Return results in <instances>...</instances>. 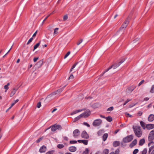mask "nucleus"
<instances>
[{
  "label": "nucleus",
  "mask_w": 154,
  "mask_h": 154,
  "mask_svg": "<svg viewBox=\"0 0 154 154\" xmlns=\"http://www.w3.org/2000/svg\"><path fill=\"white\" fill-rule=\"evenodd\" d=\"M133 128L136 136L138 137H140L142 134L140 127L139 126H133Z\"/></svg>",
  "instance_id": "nucleus-1"
},
{
  "label": "nucleus",
  "mask_w": 154,
  "mask_h": 154,
  "mask_svg": "<svg viewBox=\"0 0 154 154\" xmlns=\"http://www.w3.org/2000/svg\"><path fill=\"white\" fill-rule=\"evenodd\" d=\"M51 128V130L52 131H55L56 130H61L62 128L61 126L59 125L54 124L50 126L49 128H47L45 130V131Z\"/></svg>",
  "instance_id": "nucleus-2"
},
{
  "label": "nucleus",
  "mask_w": 154,
  "mask_h": 154,
  "mask_svg": "<svg viewBox=\"0 0 154 154\" xmlns=\"http://www.w3.org/2000/svg\"><path fill=\"white\" fill-rule=\"evenodd\" d=\"M120 65L119 64L116 63H114L107 69L105 70V71L100 75V76H103L106 72L109 71L112 68H113V69H115L118 67Z\"/></svg>",
  "instance_id": "nucleus-3"
},
{
  "label": "nucleus",
  "mask_w": 154,
  "mask_h": 154,
  "mask_svg": "<svg viewBox=\"0 0 154 154\" xmlns=\"http://www.w3.org/2000/svg\"><path fill=\"white\" fill-rule=\"evenodd\" d=\"M102 122V121L100 119L95 120L93 123V125L95 127L98 126L100 125Z\"/></svg>",
  "instance_id": "nucleus-4"
},
{
  "label": "nucleus",
  "mask_w": 154,
  "mask_h": 154,
  "mask_svg": "<svg viewBox=\"0 0 154 154\" xmlns=\"http://www.w3.org/2000/svg\"><path fill=\"white\" fill-rule=\"evenodd\" d=\"M133 136L130 135L128 136L123 139V141L124 143H128L130 142L133 139Z\"/></svg>",
  "instance_id": "nucleus-5"
},
{
  "label": "nucleus",
  "mask_w": 154,
  "mask_h": 154,
  "mask_svg": "<svg viewBox=\"0 0 154 154\" xmlns=\"http://www.w3.org/2000/svg\"><path fill=\"white\" fill-rule=\"evenodd\" d=\"M154 139V130H152L150 132L148 136V140L152 141Z\"/></svg>",
  "instance_id": "nucleus-6"
},
{
  "label": "nucleus",
  "mask_w": 154,
  "mask_h": 154,
  "mask_svg": "<svg viewBox=\"0 0 154 154\" xmlns=\"http://www.w3.org/2000/svg\"><path fill=\"white\" fill-rule=\"evenodd\" d=\"M43 59L39 60L35 65V68L37 69L40 67L43 64Z\"/></svg>",
  "instance_id": "nucleus-7"
},
{
  "label": "nucleus",
  "mask_w": 154,
  "mask_h": 154,
  "mask_svg": "<svg viewBox=\"0 0 154 154\" xmlns=\"http://www.w3.org/2000/svg\"><path fill=\"white\" fill-rule=\"evenodd\" d=\"M82 114H83V117L86 118L88 117L90 114V111L89 109L86 110Z\"/></svg>",
  "instance_id": "nucleus-8"
},
{
  "label": "nucleus",
  "mask_w": 154,
  "mask_h": 154,
  "mask_svg": "<svg viewBox=\"0 0 154 154\" xmlns=\"http://www.w3.org/2000/svg\"><path fill=\"white\" fill-rule=\"evenodd\" d=\"M80 133V132L78 129H75L73 132V136L75 137H77L79 135Z\"/></svg>",
  "instance_id": "nucleus-9"
},
{
  "label": "nucleus",
  "mask_w": 154,
  "mask_h": 154,
  "mask_svg": "<svg viewBox=\"0 0 154 154\" xmlns=\"http://www.w3.org/2000/svg\"><path fill=\"white\" fill-rule=\"evenodd\" d=\"M81 135L82 138L85 139H88L89 138V136L88 134L85 131H83L82 132Z\"/></svg>",
  "instance_id": "nucleus-10"
},
{
  "label": "nucleus",
  "mask_w": 154,
  "mask_h": 154,
  "mask_svg": "<svg viewBox=\"0 0 154 154\" xmlns=\"http://www.w3.org/2000/svg\"><path fill=\"white\" fill-rule=\"evenodd\" d=\"M146 128L148 130H150L154 128V124H148L146 125Z\"/></svg>",
  "instance_id": "nucleus-11"
},
{
  "label": "nucleus",
  "mask_w": 154,
  "mask_h": 154,
  "mask_svg": "<svg viewBox=\"0 0 154 154\" xmlns=\"http://www.w3.org/2000/svg\"><path fill=\"white\" fill-rule=\"evenodd\" d=\"M136 86H132L128 88L127 89V91L128 92H130V93L134 89L136 88Z\"/></svg>",
  "instance_id": "nucleus-12"
},
{
  "label": "nucleus",
  "mask_w": 154,
  "mask_h": 154,
  "mask_svg": "<svg viewBox=\"0 0 154 154\" xmlns=\"http://www.w3.org/2000/svg\"><path fill=\"white\" fill-rule=\"evenodd\" d=\"M148 120L149 122L153 121L154 120V115L152 114L150 115L148 117Z\"/></svg>",
  "instance_id": "nucleus-13"
},
{
  "label": "nucleus",
  "mask_w": 154,
  "mask_h": 154,
  "mask_svg": "<svg viewBox=\"0 0 154 154\" xmlns=\"http://www.w3.org/2000/svg\"><path fill=\"white\" fill-rule=\"evenodd\" d=\"M137 143V140L136 139H134L130 144L129 146L130 147L132 148Z\"/></svg>",
  "instance_id": "nucleus-14"
},
{
  "label": "nucleus",
  "mask_w": 154,
  "mask_h": 154,
  "mask_svg": "<svg viewBox=\"0 0 154 154\" xmlns=\"http://www.w3.org/2000/svg\"><path fill=\"white\" fill-rule=\"evenodd\" d=\"M88 140H78L77 141L80 143H83L85 145H87L88 144Z\"/></svg>",
  "instance_id": "nucleus-15"
},
{
  "label": "nucleus",
  "mask_w": 154,
  "mask_h": 154,
  "mask_svg": "<svg viewBox=\"0 0 154 154\" xmlns=\"http://www.w3.org/2000/svg\"><path fill=\"white\" fill-rule=\"evenodd\" d=\"M46 150V148L45 146H43L39 149V152H45Z\"/></svg>",
  "instance_id": "nucleus-16"
},
{
  "label": "nucleus",
  "mask_w": 154,
  "mask_h": 154,
  "mask_svg": "<svg viewBox=\"0 0 154 154\" xmlns=\"http://www.w3.org/2000/svg\"><path fill=\"white\" fill-rule=\"evenodd\" d=\"M83 63V62L82 61H80L79 62H78L75 64L74 65H75V66L76 65H77V66L79 68L82 65Z\"/></svg>",
  "instance_id": "nucleus-17"
},
{
  "label": "nucleus",
  "mask_w": 154,
  "mask_h": 154,
  "mask_svg": "<svg viewBox=\"0 0 154 154\" xmlns=\"http://www.w3.org/2000/svg\"><path fill=\"white\" fill-rule=\"evenodd\" d=\"M69 149L70 152H74L76 150V148L74 146H72L70 147Z\"/></svg>",
  "instance_id": "nucleus-18"
},
{
  "label": "nucleus",
  "mask_w": 154,
  "mask_h": 154,
  "mask_svg": "<svg viewBox=\"0 0 154 154\" xmlns=\"http://www.w3.org/2000/svg\"><path fill=\"white\" fill-rule=\"evenodd\" d=\"M127 24H126L125 23H123L122 24V25L119 28V30H121L123 29H125L127 27V26H128Z\"/></svg>",
  "instance_id": "nucleus-19"
},
{
  "label": "nucleus",
  "mask_w": 154,
  "mask_h": 154,
  "mask_svg": "<svg viewBox=\"0 0 154 154\" xmlns=\"http://www.w3.org/2000/svg\"><path fill=\"white\" fill-rule=\"evenodd\" d=\"M57 94V92H56V91L54 92L51 94H49L48 96L46 97V98H50L51 97H52L54 95H56Z\"/></svg>",
  "instance_id": "nucleus-20"
},
{
  "label": "nucleus",
  "mask_w": 154,
  "mask_h": 154,
  "mask_svg": "<svg viewBox=\"0 0 154 154\" xmlns=\"http://www.w3.org/2000/svg\"><path fill=\"white\" fill-rule=\"evenodd\" d=\"M120 143L119 141H116L113 142V145L114 147H116L119 146L120 145Z\"/></svg>",
  "instance_id": "nucleus-21"
},
{
  "label": "nucleus",
  "mask_w": 154,
  "mask_h": 154,
  "mask_svg": "<svg viewBox=\"0 0 154 154\" xmlns=\"http://www.w3.org/2000/svg\"><path fill=\"white\" fill-rule=\"evenodd\" d=\"M83 110V109H79V110H75V111H73V112H72V113H71V115H73L74 114H75L77 113L78 112H81Z\"/></svg>",
  "instance_id": "nucleus-22"
},
{
  "label": "nucleus",
  "mask_w": 154,
  "mask_h": 154,
  "mask_svg": "<svg viewBox=\"0 0 154 154\" xmlns=\"http://www.w3.org/2000/svg\"><path fill=\"white\" fill-rule=\"evenodd\" d=\"M145 143V140L144 139H142L140 140L139 142V145L140 146L143 145Z\"/></svg>",
  "instance_id": "nucleus-23"
},
{
  "label": "nucleus",
  "mask_w": 154,
  "mask_h": 154,
  "mask_svg": "<svg viewBox=\"0 0 154 154\" xmlns=\"http://www.w3.org/2000/svg\"><path fill=\"white\" fill-rule=\"evenodd\" d=\"M131 18V17L130 16H129L125 20L124 22V23L128 25L129 23V20Z\"/></svg>",
  "instance_id": "nucleus-24"
},
{
  "label": "nucleus",
  "mask_w": 154,
  "mask_h": 154,
  "mask_svg": "<svg viewBox=\"0 0 154 154\" xmlns=\"http://www.w3.org/2000/svg\"><path fill=\"white\" fill-rule=\"evenodd\" d=\"M83 114H81L76 117L74 119V122H75L76 121L79 120L80 119V118L83 117Z\"/></svg>",
  "instance_id": "nucleus-25"
},
{
  "label": "nucleus",
  "mask_w": 154,
  "mask_h": 154,
  "mask_svg": "<svg viewBox=\"0 0 154 154\" xmlns=\"http://www.w3.org/2000/svg\"><path fill=\"white\" fill-rule=\"evenodd\" d=\"M140 123L143 129H145L146 128V126H145V123L142 121H140Z\"/></svg>",
  "instance_id": "nucleus-26"
},
{
  "label": "nucleus",
  "mask_w": 154,
  "mask_h": 154,
  "mask_svg": "<svg viewBox=\"0 0 154 154\" xmlns=\"http://www.w3.org/2000/svg\"><path fill=\"white\" fill-rule=\"evenodd\" d=\"M108 135L106 133L103 134V140L104 141L106 140L107 138L108 137Z\"/></svg>",
  "instance_id": "nucleus-27"
},
{
  "label": "nucleus",
  "mask_w": 154,
  "mask_h": 154,
  "mask_svg": "<svg viewBox=\"0 0 154 154\" xmlns=\"http://www.w3.org/2000/svg\"><path fill=\"white\" fill-rule=\"evenodd\" d=\"M66 85L64 86L63 87H62V88H60L57 91H56V92H57V94L61 92L63 90L64 88H65V87L66 86Z\"/></svg>",
  "instance_id": "nucleus-28"
},
{
  "label": "nucleus",
  "mask_w": 154,
  "mask_h": 154,
  "mask_svg": "<svg viewBox=\"0 0 154 154\" xmlns=\"http://www.w3.org/2000/svg\"><path fill=\"white\" fill-rule=\"evenodd\" d=\"M106 120L109 122H111L112 121V118L110 116H108L106 118Z\"/></svg>",
  "instance_id": "nucleus-29"
},
{
  "label": "nucleus",
  "mask_w": 154,
  "mask_h": 154,
  "mask_svg": "<svg viewBox=\"0 0 154 154\" xmlns=\"http://www.w3.org/2000/svg\"><path fill=\"white\" fill-rule=\"evenodd\" d=\"M64 146L63 144H58L57 146V147L59 149H62L63 148Z\"/></svg>",
  "instance_id": "nucleus-30"
},
{
  "label": "nucleus",
  "mask_w": 154,
  "mask_h": 154,
  "mask_svg": "<svg viewBox=\"0 0 154 154\" xmlns=\"http://www.w3.org/2000/svg\"><path fill=\"white\" fill-rule=\"evenodd\" d=\"M154 149V145L150 147L149 148L148 151V153H150L152 150H153Z\"/></svg>",
  "instance_id": "nucleus-31"
},
{
  "label": "nucleus",
  "mask_w": 154,
  "mask_h": 154,
  "mask_svg": "<svg viewBox=\"0 0 154 154\" xmlns=\"http://www.w3.org/2000/svg\"><path fill=\"white\" fill-rule=\"evenodd\" d=\"M16 92V91H15L13 90L11 91V92L10 94V97H12V96H13V95L15 94Z\"/></svg>",
  "instance_id": "nucleus-32"
},
{
  "label": "nucleus",
  "mask_w": 154,
  "mask_h": 154,
  "mask_svg": "<svg viewBox=\"0 0 154 154\" xmlns=\"http://www.w3.org/2000/svg\"><path fill=\"white\" fill-rule=\"evenodd\" d=\"M40 41L38 43H37L34 46V49H33V50L34 51V50H35V49L36 48H37L38 47V46H39V45L40 44Z\"/></svg>",
  "instance_id": "nucleus-33"
},
{
  "label": "nucleus",
  "mask_w": 154,
  "mask_h": 154,
  "mask_svg": "<svg viewBox=\"0 0 154 154\" xmlns=\"http://www.w3.org/2000/svg\"><path fill=\"white\" fill-rule=\"evenodd\" d=\"M109 150L107 149H105L104 150L103 152V154H108L109 153Z\"/></svg>",
  "instance_id": "nucleus-34"
},
{
  "label": "nucleus",
  "mask_w": 154,
  "mask_h": 154,
  "mask_svg": "<svg viewBox=\"0 0 154 154\" xmlns=\"http://www.w3.org/2000/svg\"><path fill=\"white\" fill-rule=\"evenodd\" d=\"M59 29L58 28H56L54 29V34L55 35L58 33V30Z\"/></svg>",
  "instance_id": "nucleus-35"
},
{
  "label": "nucleus",
  "mask_w": 154,
  "mask_h": 154,
  "mask_svg": "<svg viewBox=\"0 0 154 154\" xmlns=\"http://www.w3.org/2000/svg\"><path fill=\"white\" fill-rule=\"evenodd\" d=\"M150 92L152 93H154V85L152 86Z\"/></svg>",
  "instance_id": "nucleus-36"
},
{
  "label": "nucleus",
  "mask_w": 154,
  "mask_h": 154,
  "mask_svg": "<svg viewBox=\"0 0 154 154\" xmlns=\"http://www.w3.org/2000/svg\"><path fill=\"white\" fill-rule=\"evenodd\" d=\"M82 42H83L82 39H80L79 40H78L77 42V45H79L80 44L82 43Z\"/></svg>",
  "instance_id": "nucleus-37"
},
{
  "label": "nucleus",
  "mask_w": 154,
  "mask_h": 154,
  "mask_svg": "<svg viewBox=\"0 0 154 154\" xmlns=\"http://www.w3.org/2000/svg\"><path fill=\"white\" fill-rule=\"evenodd\" d=\"M147 149L146 148H145L142 152V154H146L147 152Z\"/></svg>",
  "instance_id": "nucleus-38"
},
{
  "label": "nucleus",
  "mask_w": 154,
  "mask_h": 154,
  "mask_svg": "<svg viewBox=\"0 0 154 154\" xmlns=\"http://www.w3.org/2000/svg\"><path fill=\"white\" fill-rule=\"evenodd\" d=\"M93 106L94 107L97 108L100 106V105L99 103H95L93 105Z\"/></svg>",
  "instance_id": "nucleus-39"
},
{
  "label": "nucleus",
  "mask_w": 154,
  "mask_h": 154,
  "mask_svg": "<svg viewBox=\"0 0 154 154\" xmlns=\"http://www.w3.org/2000/svg\"><path fill=\"white\" fill-rule=\"evenodd\" d=\"M88 148H86L85 150L83 152L82 154H88Z\"/></svg>",
  "instance_id": "nucleus-40"
},
{
  "label": "nucleus",
  "mask_w": 154,
  "mask_h": 154,
  "mask_svg": "<svg viewBox=\"0 0 154 154\" xmlns=\"http://www.w3.org/2000/svg\"><path fill=\"white\" fill-rule=\"evenodd\" d=\"M114 109L113 106H111L108 108L107 110V111H112Z\"/></svg>",
  "instance_id": "nucleus-41"
},
{
  "label": "nucleus",
  "mask_w": 154,
  "mask_h": 154,
  "mask_svg": "<svg viewBox=\"0 0 154 154\" xmlns=\"http://www.w3.org/2000/svg\"><path fill=\"white\" fill-rule=\"evenodd\" d=\"M139 39L140 38H136L133 41V43H135L137 42L139 40Z\"/></svg>",
  "instance_id": "nucleus-42"
},
{
  "label": "nucleus",
  "mask_w": 154,
  "mask_h": 154,
  "mask_svg": "<svg viewBox=\"0 0 154 154\" xmlns=\"http://www.w3.org/2000/svg\"><path fill=\"white\" fill-rule=\"evenodd\" d=\"M70 53V51H68L64 56V59L66 58L69 55Z\"/></svg>",
  "instance_id": "nucleus-43"
},
{
  "label": "nucleus",
  "mask_w": 154,
  "mask_h": 154,
  "mask_svg": "<svg viewBox=\"0 0 154 154\" xmlns=\"http://www.w3.org/2000/svg\"><path fill=\"white\" fill-rule=\"evenodd\" d=\"M33 39L32 37L28 41L27 43V45H29Z\"/></svg>",
  "instance_id": "nucleus-44"
},
{
  "label": "nucleus",
  "mask_w": 154,
  "mask_h": 154,
  "mask_svg": "<svg viewBox=\"0 0 154 154\" xmlns=\"http://www.w3.org/2000/svg\"><path fill=\"white\" fill-rule=\"evenodd\" d=\"M138 152V150L137 149H135L133 152V154H136Z\"/></svg>",
  "instance_id": "nucleus-45"
},
{
  "label": "nucleus",
  "mask_w": 154,
  "mask_h": 154,
  "mask_svg": "<svg viewBox=\"0 0 154 154\" xmlns=\"http://www.w3.org/2000/svg\"><path fill=\"white\" fill-rule=\"evenodd\" d=\"M54 150L49 151L46 152V154H53L54 152Z\"/></svg>",
  "instance_id": "nucleus-46"
},
{
  "label": "nucleus",
  "mask_w": 154,
  "mask_h": 154,
  "mask_svg": "<svg viewBox=\"0 0 154 154\" xmlns=\"http://www.w3.org/2000/svg\"><path fill=\"white\" fill-rule=\"evenodd\" d=\"M77 142V141L76 140H71L70 141V143L71 144H74L76 143Z\"/></svg>",
  "instance_id": "nucleus-47"
},
{
  "label": "nucleus",
  "mask_w": 154,
  "mask_h": 154,
  "mask_svg": "<svg viewBox=\"0 0 154 154\" xmlns=\"http://www.w3.org/2000/svg\"><path fill=\"white\" fill-rule=\"evenodd\" d=\"M103 132V131L102 130H99L98 132V135L99 136H100V135Z\"/></svg>",
  "instance_id": "nucleus-48"
},
{
  "label": "nucleus",
  "mask_w": 154,
  "mask_h": 154,
  "mask_svg": "<svg viewBox=\"0 0 154 154\" xmlns=\"http://www.w3.org/2000/svg\"><path fill=\"white\" fill-rule=\"evenodd\" d=\"M41 106V102H38L37 105V106L38 108H39Z\"/></svg>",
  "instance_id": "nucleus-49"
},
{
  "label": "nucleus",
  "mask_w": 154,
  "mask_h": 154,
  "mask_svg": "<svg viewBox=\"0 0 154 154\" xmlns=\"http://www.w3.org/2000/svg\"><path fill=\"white\" fill-rule=\"evenodd\" d=\"M131 99H127L124 103L123 104V105L124 106L129 101H131Z\"/></svg>",
  "instance_id": "nucleus-50"
},
{
  "label": "nucleus",
  "mask_w": 154,
  "mask_h": 154,
  "mask_svg": "<svg viewBox=\"0 0 154 154\" xmlns=\"http://www.w3.org/2000/svg\"><path fill=\"white\" fill-rule=\"evenodd\" d=\"M43 137H41L39 138L38 140H37L36 142L37 143H38L42 139H43Z\"/></svg>",
  "instance_id": "nucleus-51"
},
{
  "label": "nucleus",
  "mask_w": 154,
  "mask_h": 154,
  "mask_svg": "<svg viewBox=\"0 0 154 154\" xmlns=\"http://www.w3.org/2000/svg\"><path fill=\"white\" fill-rule=\"evenodd\" d=\"M68 16L67 15H65L63 17V20L64 21H65L68 19Z\"/></svg>",
  "instance_id": "nucleus-52"
},
{
  "label": "nucleus",
  "mask_w": 154,
  "mask_h": 154,
  "mask_svg": "<svg viewBox=\"0 0 154 154\" xmlns=\"http://www.w3.org/2000/svg\"><path fill=\"white\" fill-rule=\"evenodd\" d=\"M144 82V81L143 80H142L138 84V86H140L143 82Z\"/></svg>",
  "instance_id": "nucleus-53"
},
{
  "label": "nucleus",
  "mask_w": 154,
  "mask_h": 154,
  "mask_svg": "<svg viewBox=\"0 0 154 154\" xmlns=\"http://www.w3.org/2000/svg\"><path fill=\"white\" fill-rule=\"evenodd\" d=\"M119 149H117L115 151L114 154H119Z\"/></svg>",
  "instance_id": "nucleus-54"
},
{
  "label": "nucleus",
  "mask_w": 154,
  "mask_h": 154,
  "mask_svg": "<svg viewBox=\"0 0 154 154\" xmlns=\"http://www.w3.org/2000/svg\"><path fill=\"white\" fill-rule=\"evenodd\" d=\"M73 78H74V76H73V75L72 74L70 75V76L69 77L68 79L69 80L70 79H73Z\"/></svg>",
  "instance_id": "nucleus-55"
},
{
  "label": "nucleus",
  "mask_w": 154,
  "mask_h": 154,
  "mask_svg": "<svg viewBox=\"0 0 154 154\" xmlns=\"http://www.w3.org/2000/svg\"><path fill=\"white\" fill-rule=\"evenodd\" d=\"M83 124L87 126L88 127H90V125L89 124H88L86 122H84L83 123Z\"/></svg>",
  "instance_id": "nucleus-56"
},
{
  "label": "nucleus",
  "mask_w": 154,
  "mask_h": 154,
  "mask_svg": "<svg viewBox=\"0 0 154 154\" xmlns=\"http://www.w3.org/2000/svg\"><path fill=\"white\" fill-rule=\"evenodd\" d=\"M125 60H122L120 61V62H119L118 63V64L120 65Z\"/></svg>",
  "instance_id": "nucleus-57"
},
{
  "label": "nucleus",
  "mask_w": 154,
  "mask_h": 154,
  "mask_svg": "<svg viewBox=\"0 0 154 154\" xmlns=\"http://www.w3.org/2000/svg\"><path fill=\"white\" fill-rule=\"evenodd\" d=\"M38 59V57H35L33 59V61L34 62H36L37 60Z\"/></svg>",
  "instance_id": "nucleus-58"
},
{
  "label": "nucleus",
  "mask_w": 154,
  "mask_h": 154,
  "mask_svg": "<svg viewBox=\"0 0 154 154\" xmlns=\"http://www.w3.org/2000/svg\"><path fill=\"white\" fill-rule=\"evenodd\" d=\"M51 14H52V13L50 14H49L48 16L47 17H46L44 19V20H43V21L42 22L43 23H44V22L49 17V16Z\"/></svg>",
  "instance_id": "nucleus-59"
},
{
  "label": "nucleus",
  "mask_w": 154,
  "mask_h": 154,
  "mask_svg": "<svg viewBox=\"0 0 154 154\" xmlns=\"http://www.w3.org/2000/svg\"><path fill=\"white\" fill-rule=\"evenodd\" d=\"M75 67V65H73L72 67V68L70 70V72H71L72 71V69H73Z\"/></svg>",
  "instance_id": "nucleus-60"
},
{
  "label": "nucleus",
  "mask_w": 154,
  "mask_h": 154,
  "mask_svg": "<svg viewBox=\"0 0 154 154\" xmlns=\"http://www.w3.org/2000/svg\"><path fill=\"white\" fill-rule=\"evenodd\" d=\"M19 87H16L15 88H13V90H15L16 91L18 89Z\"/></svg>",
  "instance_id": "nucleus-61"
},
{
  "label": "nucleus",
  "mask_w": 154,
  "mask_h": 154,
  "mask_svg": "<svg viewBox=\"0 0 154 154\" xmlns=\"http://www.w3.org/2000/svg\"><path fill=\"white\" fill-rule=\"evenodd\" d=\"M142 112L141 111L139 112L138 113V114L139 116H141L142 114Z\"/></svg>",
  "instance_id": "nucleus-62"
},
{
  "label": "nucleus",
  "mask_w": 154,
  "mask_h": 154,
  "mask_svg": "<svg viewBox=\"0 0 154 154\" xmlns=\"http://www.w3.org/2000/svg\"><path fill=\"white\" fill-rule=\"evenodd\" d=\"M4 88L6 90H8L9 88V87L7 86H6V85H5L4 86Z\"/></svg>",
  "instance_id": "nucleus-63"
},
{
  "label": "nucleus",
  "mask_w": 154,
  "mask_h": 154,
  "mask_svg": "<svg viewBox=\"0 0 154 154\" xmlns=\"http://www.w3.org/2000/svg\"><path fill=\"white\" fill-rule=\"evenodd\" d=\"M37 30L35 33H34L33 34V35H32V37H34L36 35V34L37 33Z\"/></svg>",
  "instance_id": "nucleus-64"
}]
</instances>
